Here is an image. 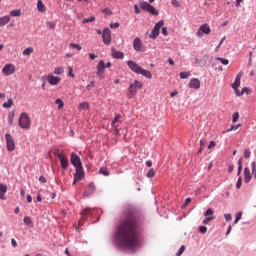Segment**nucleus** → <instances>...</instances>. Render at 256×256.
Listing matches in <instances>:
<instances>
[{
	"instance_id": "obj_49",
	"label": "nucleus",
	"mask_w": 256,
	"mask_h": 256,
	"mask_svg": "<svg viewBox=\"0 0 256 256\" xmlns=\"http://www.w3.org/2000/svg\"><path fill=\"white\" fill-rule=\"evenodd\" d=\"M88 190L90 191V193H95V184L90 183L88 185Z\"/></svg>"
},
{
	"instance_id": "obj_57",
	"label": "nucleus",
	"mask_w": 256,
	"mask_h": 256,
	"mask_svg": "<svg viewBox=\"0 0 256 256\" xmlns=\"http://www.w3.org/2000/svg\"><path fill=\"white\" fill-rule=\"evenodd\" d=\"M161 33L162 35H165V37H167V35H169V32L167 31V27H162Z\"/></svg>"
},
{
	"instance_id": "obj_58",
	"label": "nucleus",
	"mask_w": 256,
	"mask_h": 256,
	"mask_svg": "<svg viewBox=\"0 0 256 256\" xmlns=\"http://www.w3.org/2000/svg\"><path fill=\"white\" fill-rule=\"evenodd\" d=\"M224 218H225V221H227V222H229V221H231V219H233L231 214H224Z\"/></svg>"
},
{
	"instance_id": "obj_50",
	"label": "nucleus",
	"mask_w": 256,
	"mask_h": 256,
	"mask_svg": "<svg viewBox=\"0 0 256 256\" xmlns=\"http://www.w3.org/2000/svg\"><path fill=\"white\" fill-rule=\"evenodd\" d=\"M70 47H73V49H77V51H81V45L79 44H75V43H71Z\"/></svg>"
},
{
	"instance_id": "obj_40",
	"label": "nucleus",
	"mask_w": 256,
	"mask_h": 256,
	"mask_svg": "<svg viewBox=\"0 0 256 256\" xmlns=\"http://www.w3.org/2000/svg\"><path fill=\"white\" fill-rule=\"evenodd\" d=\"M183 253H185V245H182L180 247V249L178 250V252L176 253V256H181L183 255Z\"/></svg>"
},
{
	"instance_id": "obj_33",
	"label": "nucleus",
	"mask_w": 256,
	"mask_h": 256,
	"mask_svg": "<svg viewBox=\"0 0 256 256\" xmlns=\"http://www.w3.org/2000/svg\"><path fill=\"white\" fill-rule=\"evenodd\" d=\"M63 73H64L63 67H56L54 69V74L55 75H63Z\"/></svg>"
},
{
	"instance_id": "obj_12",
	"label": "nucleus",
	"mask_w": 256,
	"mask_h": 256,
	"mask_svg": "<svg viewBox=\"0 0 256 256\" xmlns=\"http://www.w3.org/2000/svg\"><path fill=\"white\" fill-rule=\"evenodd\" d=\"M211 33V27L207 24H203L197 31V37H203V35H209Z\"/></svg>"
},
{
	"instance_id": "obj_28",
	"label": "nucleus",
	"mask_w": 256,
	"mask_h": 256,
	"mask_svg": "<svg viewBox=\"0 0 256 256\" xmlns=\"http://www.w3.org/2000/svg\"><path fill=\"white\" fill-rule=\"evenodd\" d=\"M2 107H4V109H11V107H13V99H9L7 102H4Z\"/></svg>"
},
{
	"instance_id": "obj_20",
	"label": "nucleus",
	"mask_w": 256,
	"mask_h": 256,
	"mask_svg": "<svg viewBox=\"0 0 256 256\" xmlns=\"http://www.w3.org/2000/svg\"><path fill=\"white\" fill-rule=\"evenodd\" d=\"M117 123H121V115L120 114H117L115 117H114V120L112 121V129L115 131V133H119V129H117Z\"/></svg>"
},
{
	"instance_id": "obj_48",
	"label": "nucleus",
	"mask_w": 256,
	"mask_h": 256,
	"mask_svg": "<svg viewBox=\"0 0 256 256\" xmlns=\"http://www.w3.org/2000/svg\"><path fill=\"white\" fill-rule=\"evenodd\" d=\"M251 169L253 171L254 179H256V164H255V162L251 163Z\"/></svg>"
},
{
	"instance_id": "obj_29",
	"label": "nucleus",
	"mask_w": 256,
	"mask_h": 256,
	"mask_svg": "<svg viewBox=\"0 0 256 256\" xmlns=\"http://www.w3.org/2000/svg\"><path fill=\"white\" fill-rule=\"evenodd\" d=\"M243 170V158H240L238 160V172H237V175H241V171Z\"/></svg>"
},
{
	"instance_id": "obj_64",
	"label": "nucleus",
	"mask_w": 256,
	"mask_h": 256,
	"mask_svg": "<svg viewBox=\"0 0 256 256\" xmlns=\"http://www.w3.org/2000/svg\"><path fill=\"white\" fill-rule=\"evenodd\" d=\"M11 245L12 247H17V240H15L14 238L11 239Z\"/></svg>"
},
{
	"instance_id": "obj_53",
	"label": "nucleus",
	"mask_w": 256,
	"mask_h": 256,
	"mask_svg": "<svg viewBox=\"0 0 256 256\" xmlns=\"http://www.w3.org/2000/svg\"><path fill=\"white\" fill-rule=\"evenodd\" d=\"M102 13H104L105 15H113V12L109 8L103 9Z\"/></svg>"
},
{
	"instance_id": "obj_42",
	"label": "nucleus",
	"mask_w": 256,
	"mask_h": 256,
	"mask_svg": "<svg viewBox=\"0 0 256 256\" xmlns=\"http://www.w3.org/2000/svg\"><path fill=\"white\" fill-rule=\"evenodd\" d=\"M79 109H89V104L87 102H82L79 104Z\"/></svg>"
},
{
	"instance_id": "obj_56",
	"label": "nucleus",
	"mask_w": 256,
	"mask_h": 256,
	"mask_svg": "<svg viewBox=\"0 0 256 256\" xmlns=\"http://www.w3.org/2000/svg\"><path fill=\"white\" fill-rule=\"evenodd\" d=\"M68 75L72 78H75V74H73V68L71 66L68 67Z\"/></svg>"
},
{
	"instance_id": "obj_62",
	"label": "nucleus",
	"mask_w": 256,
	"mask_h": 256,
	"mask_svg": "<svg viewBox=\"0 0 256 256\" xmlns=\"http://www.w3.org/2000/svg\"><path fill=\"white\" fill-rule=\"evenodd\" d=\"M39 181L40 183H47V178H45V176H40Z\"/></svg>"
},
{
	"instance_id": "obj_36",
	"label": "nucleus",
	"mask_w": 256,
	"mask_h": 256,
	"mask_svg": "<svg viewBox=\"0 0 256 256\" xmlns=\"http://www.w3.org/2000/svg\"><path fill=\"white\" fill-rule=\"evenodd\" d=\"M188 77H191V72H181L180 73V79H187Z\"/></svg>"
},
{
	"instance_id": "obj_41",
	"label": "nucleus",
	"mask_w": 256,
	"mask_h": 256,
	"mask_svg": "<svg viewBox=\"0 0 256 256\" xmlns=\"http://www.w3.org/2000/svg\"><path fill=\"white\" fill-rule=\"evenodd\" d=\"M93 21H95V16H92L90 18H86L82 21V23H93Z\"/></svg>"
},
{
	"instance_id": "obj_61",
	"label": "nucleus",
	"mask_w": 256,
	"mask_h": 256,
	"mask_svg": "<svg viewBox=\"0 0 256 256\" xmlns=\"http://www.w3.org/2000/svg\"><path fill=\"white\" fill-rule=\"evenodd\" d=\"M215 145H217L215 143V141H210L209 145H208V149H213V147H215Z\"/></svg>"
},
{
	"instance_id": "obj_27",
	"label": "nucleus",
	"mask_w": 256,
	"mask_h": 256,
	"mask_svg": "<svg viewBox=\"0 0 256 256\" xmlns=\"http://www.w3.org/2000/svg\"><path fill=\"white\" fill-rule=\"evenodd\" d=\"M33 51H34L33 47H28L23 50L22 55L29 57L31 53H33Z\"/></svg>"
},
{
	"instance_id": "obj_60",
	"label": "nucleus",
	"mask_w": 256,
	"mask_h": 256,
	"mask_svg": "<svg viewBox=\"0 0 256 256\" xmlns=\"http://www.w3.org/2000/svg\"><path fill=\"white\" fill-rule=\"evenodd\" d=\"M210 221H212V218H205L202 223L203 225H209Z\"/></svg>"
},
{
	"instance_id": "obj_55",
	"label": "nucleus",
	"mask_w": 256,
	"mask_h": 256,
	"mask_svg": "<svg viewBox=\"0 0 256 256\" xmlns=\"http://www.w3.org/2000/svg\"><path fill=\"white\" fill-rule=\"evenodd\" d=\"M171 5H173V7H181V4L177 0H172Z\"/></svg>"
},
{
	"instance_id": "obj_10",
	"label": "nucleus",
	"mask_w": 256,
	"mask_h": 256,
	"mask_svg": "<svg viewBox=\"0 0 256 256\" xmlns=\"http://www.w3.org/2000/svg\"><path fill=\"white\" fill-rule=\"evenodd\" d=\"M5 140L7 145V151H15V140L9 133L5 134Z\"/></svg>"
},
{
	"instance_id": "obj_38",
	"label": "nucleus",
	"mask_w": 256,
	"mask_h": 256,
	"mask_svg": "<svg viewBox=\"0 0 256 256\" xmlns=\"http://www.w3.org/2000/svg\"><path fill=\"white\" fill-rule=\"evenodd\" d=\"M237 121H239V112H235L232 115V123H237Z\"/></svg>"
},
{
	"instance_id": "obj_24",
	"label": "nucleus",
	"mask_w": 256,
	"mask_h": 256,
	"mask_svg": "<svg viewBox=\"0 0 256 256\" xmlns=\"http://www.w3.org/2000/svg\"><path fill=\"white\" fill-rule=\"evenodd\" d=\"M37 9L40 13H45V11H47V8H45V4L43 3V0L37 1Z\"/></svg>"
},
{
	"instance_id": "obj_43",
	"label": "nucleus",
	"mask_w": 256,
	"mask_h": 256,
	"mask_svg": "<svg viewBox=\"0 0 256 256\" xmlns=\"http://www.w3.org/2000/svg\"><path fill=\"white\" fill-rule=\"evenodd\" d=\"M249 157H251V150L245 149L244 150V158L249 159Z\"/></svg>"
},
{
	"instance_id": "obj_47",
	"label": "nucleus",
	"mask_w": 256,
	"mask_h": 256,
	"mask_svg": "<svg viewBox=\"0 0 256 256\" xmlns=\"http://www.w3.org/2000/svg\"><path fill=\"white\" fill-rule=\"evenodd\" d=\"M120 25L119 22L111 23L110 29H119Z\"/></svg>"
},
{
	"instance_id": "obj_14",
	"label": "nucleus",
	"mask_w": 256,
	"mask_h": 256,
	"mask_svg": "<svg viewBox=\"0 0 256 256\" xmlns=\"http://www.w3.org/2000/svg\"><path fill=\"white\" fill-rule=\"evenodd\" d=\"M103 43L109 45L111 43V30L109 28H104L102 33Z\"/></svg>"
},
{
	"instance_id": "obj_51",
	"label": "nucleus",
	"mask_w": 256,
	"mask_h": 256,
	"mask_svg": "<svg viewBox=\"0 0 256 256\" xmlns=\"http://www.w3.org/2000/svg\"><path fill=\"white\" fill-rule=\"evenodd\" d=\"M199 233H202L203 235H205V233H207V227L206 226H200L199 227Z\"/></svg>"
},
{
	"instance_id": "obj_32",
	"label": "nucleus",
	"mask_w": 256,
	"mask_h": 256,
	"mask_svg": "<svg viewBox=\"0 0 256 256\" xmlns=\"http://www.w3.org/2000/svg\"><path fill=\"white\" fill-rule=\"evenodd\" d=\"M13 119H15V113L12 112L8 115V124L11 126L13 125Z\"/></svg>"
},
{
	"instance_id": "obj_23",
	"label": "nucleus",
	"mask_w": 256,
	"mask_h": 256,
	"mask_svg": "<svg viewBox=\"0 0 256 256\" xmlns=\"http://www.w3.org/2000/svg\"><path fill=\"white\" fill-rule=\"evenodd\" d=\"M9 21H11V16L9 15L0 17V27H4V25H7Z\"/></svg>"
},
{
	"instance_id": "obj_26",
	"label": "nucleus",
	"mask_w": 256,
	"mask_h": 256,
	"mask_svg": "<svg viewBox=\"0 0 256 256\" xmlns=\"http://www.w3.org/2000/svg\"><path fill=\"white\" fill-rule=\"evenodd\" d=\"M213 213H214V212H213V209L208 208V209L206 210L204 216H205L206 218H208V219H212V221H213V219H215V216H213Z\"/></svg>"
},
{
	"instance_id": "obj_8",
	"label": "nucleus",
	"mask_w": 256,
	"mask_h": 256,
	"mask_svg": "<svg viewBox=\"0 0 256 256\" xmlns=\"http://www.w3.org/2000/svg\"><path fill=\"white\" fill-rule=\"evenodd\" d=\"M83 179H85V171L83 170V166H80L79 168H76L73 185L79 181H83Z\"/></svg>"
},
{
	"instance_id": "obj_16",
	"label": "nucleus",
	"mask_w": 256,
	"mask_h": 256,
	"mask_svg": "<svg viewBox=\"0 0 256 256\" xmlns=\"http://www.w3.org/2000/svg\"><path fill=\"white\" fill-rule=\"evenodd\" d=\"M47 81L49 85H53V86L59 85V83H61V77L50 74L47 76Z\"/></svg>"
},
{
	"instance_id": "obj_9",
	"label": "nucleus",
	"mask_w": 256,
	"mask_h": 256,
	"mask_svg": "<svg viewBox=\"0 0 256 256\" xmlns=\"http://www.w3.org/2000/svg\"><path fill=\"white\" fill-rule=\"evenodd\" d=\"M17 71V69L15 68L14 64H6L3 69H2V73L3 75H5L6 77H9L10 75H13L15 72Z\"/></svg>"
},
{
	"instance_id": "obj_18",
	"label": "nucleus",
	"mask_w": 256,
	"mask_h": 256,
	"mask_svg": "<svg viewBox=\"0 0 256 256\" xmlns=\"http://www.w3.org/2000/svg\"><path fill=\"white\" fill-rule=\"evenodd\" d=\"M188 87L190 89H201V81L197 78H192L188 83Z\"/></svg>"
},
{
	"instance_id": "obj_4",
	"label": "nucleus",
	"mask_w": 256,
	"mask_h": 256,
	"mask_svg": "<svg viewBox=\"0 0 256 256\" xmlns=\"http://www.w3.org/2000/svg\"><path fill=\"white\" fill-rule=\"evenodd\" d=\"M137 89H143V83L139 80H135L134 83L130 84L127 93L128 99H133V96L137 95Z\"/></svg>"
},
{
	"instance_id": "obj_3",
	"label": "nucleus",
	"mask_w": 256,
	"mask_h": 256,
	"mask_svg": "<svg viewBox=\"0 0 256 256\" xmlns=\"http://www.w3.org/2000/svg\"><path fill=\"white\" fill-rule=\"evenodd\" d=\"M18 125L21 129H31V118L29 114L23 112L20 114Z\"/></svg>"
},
{
	"instance_id": "obj_39",
	"label": "nucleus",
	"mask_w": 256,
	"mask_h": 256,
	"mask_svg": "<svg viewBox=\"0 0 256 256\" xmlns=\"http://www.w3.org/2000/svg\"><path fill=\"white\" fill-rule=\"evenodd\" d=\"M242 215H243L242 212H238V213L236 214V218H235V220H234V223H235V224H237V223H239V221H241Z\"/></svg>"
},
{
	"instance_id": "obj_7",
	"label": "nucleus",
	"mask_w": 256,
	"mask_h": 256,
	"mask_svg": "<svg viewBox=\"0 0 256 256\" xmlns=\"http://www.w3.org/2000/svg\"><path fill=\"white\" fill-rule=\"evenodd\" d=\"M164 23L165 22H163V20H160L158 23L155 24L154 28L149 34L150 39H157V37H159V31L161 30V27H163Z\"/></svg>"
},
{
	"instance_id": "obj_31",
	"label": "nucleus",
	"mask_w": 256,
	"mask_h": 256,
	"mask_svg": "<svg viewBox=\"0 0 256 256\" xmlns=\"http://www.w3.org/2000/svg\"><path fill=\"white\" fill-rule=\"evenodd\" d=\"M100 173L101 175H104V177H109V170L107 169V167H101Z\"/></svg>"
},
{
	"instance_id": "obj_54",
	"label": "nucleus",
	"mask_w": 256,
	"mask_h": 256,
	"mask_svg": "<svg viewBox=\"0 0 256 256\" xmlns=\"http://www.w3.org/2000/svg\"><path fill=\"white\" fill-rule=\"evenodd\" d=\"M240 127H241V124L233 125L231 126L230 129H228V131H237V129H239Z\"/></svg>"
},
{
	"instance_id": "obj_34",
	"label": "nucleus",
	"mask_w": 256,
	"mask_h": 256,
	"mask_svg": "<svg viewBox=\"0 0 256 256\" xmlns=\"http://www.w3.org/2000/svg\"><path fill=\"white\" fill-rule=\"evenodd\" d=\"M23 222L25 223V225H33V220H31V217L29 216H25Z\"/></svg>"
},
{
	"instance_id": "obj_63",
	"label": "nucleus",
	"mask_w": 256,
	"mask_h": 256,
	"mask_svg": "<svg viewBox=\"0 0 256 256\" xmlns=\"http://www.w3.org/2000/svg\"><path fill=\"white\" fill-rule=\"evenodd\" d=\"M89 57H90L91 61L97 59V55L95 53H90Z\"/></svg>"
},
{
	"instance_id": "obj_37",
	"label": "nucleus",
	"mask_w": 256,
	"mask_h": 256,
	"mask_svg": "<svg viewBox=\"0 0 256 256\" xmlns=\"http://www.w3.org/2000/svg\"><path fill=\"white\" fill-rule=\"evenodd\" d=\"M147 177L149 179H153V177H155V170H153V168L149 169V171L147 172Z\"/></svg>"
},
{
	"instance_id": "obj_11",
	"label": "nucleus",
	"mask_w": 256,
	"mask_h": 256,
	"mask_svg": "<svg viewBox=\"0 0 256 256\" xmlns=\"http://www.w3.org/2000/svg\"><path fill=\"white\" fill-rule=\"evenodd\" d=\"M97 71H96V75L99 77V79H104L103 74L105 73V61L100 60L97 67H96Z\"/></svg>"
},
{
	"instance_id": "obj_19",
	"label": "nucleus",
	"mask_w": 256,
	"mask_h": 256,
	"mask_svg": "<svg viewBox=\"0 0 256 256\" xmlns=\"http://www.w3.org/2000/svg\"><path fill=\"white\" fill-rule=\"evenodd\" d=\"M253 177V170L251 172V169L249 167H246L244 169V181L246 183H250L251 182V179Z\"/></svg>"
},
{
	"instance_id": "obj_13",
	"label": "nucleus",
	"mask_w": 256,
	"mask_h": 256,
	"mask_svg": "<svg viewBox=\"0 0 256 256\" xmlns=\"http://www.w3.org/2000/svg\"><path fill=\"white\" fill-rule=\"evenodd\" d=\"M71 164L75 167V169L79 168V167H83V164L81 163V158H79V156L75 153L71 154Z\"/></svg>"
},
{
	"instance_id": "obj_45",
	"label": "nucleus",
	"mask_w": 256,
	"mask_h": 256,
	"mask_svg": "<svg viewBox=\"0 0 256 256\" xmlns=\"http://www.w3.org/2000/svg\"><path fill=\"white\" fill-rule=\"evenodd\" d=\"M91 208H86L82 213V219L85 217V215H89V213H91Z\"/></svg>"
},
{
	"instance_id": "obj_6",
	"label": "nucleus",
	"mask_w": 256,
	"mask_h": 256,
	"mask_svg": "<svg viewBox=\"0 0 256 256\" xmlns=\"http://www.w3.org/2000/svg\"><path fill=\"white\" fill-rule=\"evenodd\" d=\"M54 155H55V157H58L62 169H68L69 168V159H67V156H65V154L63 152L57 150L54 153Z\"/></svg>"
},
{
	"instance_id": "obj_15",
	"label": "nucleus",
	"mask_w": 256,
	"mask_h": 256,
	"mask_svg": "<svg viewBox=\"0 0 256 256\" xmlns=\"http://www.w3.org/2000/svg\"><path fill=\"white\" fill-rule=\"evenodd\" d=\"M133 48L138 52L145 51V47L143 46V42L141 41V38H135L134 39Z\"/></svg>"
},
{
	"instance_id": "obj_1",
	"label": "nucleus",
	"mask_w": 256,
	"mask_h": 256,
	"mask_svg": "<svg viewBox=\"0 0 256 256\" xmlns=\"http://www.w3.org/2000/svg\"><path fill=\"white\" fill-rule=\"evenodd\" d=\"M143 213L135 206H128L116 228L115 237L121 247L135 249L139 245V229L143 225Z\"/></svg>"
},
{
	"instance_id": "obj_25",
	"label": "nucleus",
	"mask_w": 256,
	"mask_h": 256,
	"mask_svg": "<svg viewBox=\"0 0 256 256\" xmlns=\"http://www.w3.org/2000/svg\"><path fill=\"white\" fill-rule=\"evenodd\" d=\"M5 193H7V186L0 184V199H5Z\"/></svg>"
},
{
	"instance_id": "obj_59",
	"label": "nucleus",
	"mask_w": 256,
	"mask_h": 256,
	"mask_svg": "<svg viewBox=\"0 0 256 256\" xmlns=\"http://www.w3.org/2000/svg\"><path fill=\"white\" fill-rule=\"evenodd\" d=\"M134 9H135V13H136L137 15H139V13H141V9L139 8V5L135 4V5H134Z\"/></svg>"
},
{
	"instance_id": "obj_5",
	"label": "nucleus",
	"mask_w": 256,
	"mask_h": 256,
	"mask_svg": "<svg viewBox=\"0 0 256 256\" xmlns=\"http://www.w3.org/2000/svg\"><path fill=\"white\" fill-rule=\"evenodd\" d=\"M139 7L143 11H147L148 13H150V15H159V11H157V9H155V7H153V5H151L145 1H140Z\"/></svg>"
},
{
	"instance_id": "obj_2",
	"label": "nucleus",
	"mask_w": 256,
	"mask_h": 256,
	"mask_svg": "<svg viewBox=\"0 0 256 256\" xmlns=\"http://www.w3.org/2000/svg\"><path fill=\"white\" fill-rule=\"evenodd\" d=\"M127 65L129 69L133 71V73H136L137 75H143V77H146V79H153V74L149 70H145L139 66L135 61L129 60L127 62Z\"/></svg>"
},
{
	"instance_id": "obj_17",
	"label": "nucleus",
	"mask_w": 256,
	"mask_h": 256,
	"mask_svg": "<svg viewBox=\"0 0 256 256\" xmlns=\"http://www.w3.org/2000/svg\"><path fill=\"white\" fill-rule=\"evenodd\" d=\"M241 77L242 74L238 73L236 75L234 83L232 84V89H234L235 95H237V91H239V87H241Z\"/></svg>"
},
{
	"instance_id": "obj_52",
	"label": "nucleus",
	"mask_w": 256,
	"mask_h": 256,
	"mask_svg": "<svg viewBox=\"0 0 256 256\" xmlns=\"http://www.w3.org/2000/svg\"><path fill=\"white\" fill-rule=\"evenodd\" d=\"M46 25L49 29H55L56 27L55 22H47Z\"/></svg>"
},
{
	"instance_id": "obj_21",
	"label": "nucleus",
	"mask_w": 256,
	"mask_h": 256,
	"mask_svg": "<svg viewBox=\"0 0 256 256\" xmlns=\"http://www.w3.org/2000/svg\"><path fill=\"white\" fill-rule=\"evenodd\" d=\"M111 53H112V57H114V59H123L125 57V54L121 51H118L115 48H111Z\"/></svg>"
},
{
	"instance_id": "obj_30",
	"label": "nucleus",
	"mask_w": 256,
	"mask_h": 256,
	"mask_svg": "<svg viewBox=\"0 0 256 256\" xmlns=\"http://www.w3.org/2000/svg\"><path fill=\"white\" fill-rule=\"evenodd\" d=\"M10 17H21V10H12L10 11Z\"/></svg>"
},
{
	"instance_id": "obj_35",
	"label": "nucleus",
	"mask_w": 256,
	"mask_h": 256,
	"mask_svg": "<svg viewBox=\"0 0 256 256\" xmlns=\"http://www.w3.org/2000/svg\"><path fill=\"white\" fill-rule=\"evenodd\" d=\"M56 105H58V109H63L64 103L63 100H61V98H58L55 100Z\"/></svg>"
},
{
	"instance_id": "obj_44",
	"label": "nucleus",
	"mask_w": 256,
	"mask_h": 256,
	"mask_svg": "<svg viewBox=\"0 0 256 256\" xmlns=\"http://www.w3.org/2000/svg\"><path fill=\"white\" fill-rule=\"evenodd\" d=\"M217 61H220V63H222V65H229V60H227L225 58H217Z\"/></svg>"
},
{
	"instance_id": "obj_46",
	"label": "nucleus",
	"mask_w": 256,
	"mask_h": 256,
	"mask_svg": "<svg viewBox=\"0 0 256 256\" xmlns=\"http://www.w3.org/2000/svg\"><path fill=\"white\" fill-rule=\"evenodd\" d=\"M242 183H243V179L239 177L236 183V189H241Z\"/></svg>"
},
{
	"instance_id": "obj_22",
	"label": "nucleus",
	"mask_w": 256,
	"mask_h": 256,
	"mask_svg": "<svg viewBox=\"0 0 256 256\" xmlns=\"http://www.w3.org/2000/svg\"><path fill=\"white\" fill-rule=\"evenodd\" d=\"M245 93H246L247 95H251V90H250V88L244 87V88H242L241 91L236 90V97H241L242 95H245Z\"/></svg>"
}]
</instances>
